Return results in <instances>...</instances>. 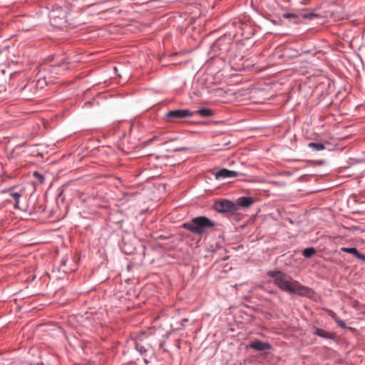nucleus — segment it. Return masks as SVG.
I'll return each instance as SVG.
<instances>
[{"mask_svg":"<svg viewBox=\"0 0 365 365\" xmlns=\"http://www.w3.org/2000/svg\"><path fill=\"white\" fill-rule=\"evenodd\" d=\"M249 346L259 351L269 350L271 349V345L269 343L261 341H254L250 344Z\"/></svg>","mask_w":365,"mask_h":365,"instance_id":"6","label":"nucleus"},{"mask_svg":"<svg viewBox=\"0 0 365 365\" xmlns=\"http://www.w3.org/2000/svg\"><path fill=\"white\" fill-rule=\"evenodd\" d=\"M215 225V223L212 220L200 216L194 217L189 222L182 224V227L195 235H202L207 231L212 229Z\"/></svg>","mask_w":365,"mask_h":365,"instance_id":"1","label":"nucleus"},{"mask_svg":"<svg viewBox=\"0 0 365 365\" xmlns=\"http://www.w3.org/2000/svg\"><path fill=\"white\" fill-rule=\"evenodd\" d=\"M330 316L331 317V318L335 321V322L337 324V325L341 328H346V324L344 321L339 319L336 314L333 312H331V313L330 314Z\"/></svg>","mask_w":365,"mask_h":365,"instance_id":"10","label":"nucleus"},{"mask_svg":"<svg viewBox=\"0 0 365 365\" xmlns=\"http://www.w3.org/2000/svg\"><path fill=\"white\" fill-rule=\"evenodd\" d=\"M214 208L217 212H226L234 211L235 210V205L231 201L224 200L215 202V203L214 204Z\"/></svg>","mask_w":365,"mask_h":365,"instance_id":"4","label":"nucleus"},{"mask_svg":"<svg viewBox=\"0 0 365 365\" xmlns=\"http://www.w3.org/2000/svg\"><path fill=\"white\" fill-rule=\"evenodd\" d=\"M195 113L202 117H210L213 115L212 110L208 108H202L197 110Z\"/></svg>","mask_w":365,"mask_h":365,"instance_id":"8","label":"nucleus"},{"mask_svg":"<svg viewBox=\"0 0 365 365\" xmlns=\"http://www.w3.org/2000/svg\"><path fill=\"white\" fill-rule=\"evenodd\" d=\"M308 146L311 148H312L313 150H317V151H319V150H322L324 149V144L322 143H309L308 144Z\"/></svg>","mask_w":365,"mask_h":365,"instance_id":"9","label":"nucleus"},{"mask_svg":"<svg viewBox=\"0 0 365 365\" xmlns=\"http://www.w3.org/2000/svg\"><path fill=\"white\" fill-rule=\"evenodd\" d=\"M253 203V200L249 197H241L237 200V204L243 207H249Z\"/></svg>","mask_w":365,"mask_h":365,"instance_id":"7","label":"nucleus"},{"mask_svg":"<svg viewBox=\"0 0 365 365\" xmlns=\"http://www.w3.org/2000/svg\"><path fill=\"white\" fill-rule=\"evenodd\" d=\"M315 252L316 251H315L314 248H313V247L306 248L303 251V255L305 257H308L309 258V257H312L314 255Z\"/></svg>","mask_w":365,"mask_h":365,"instance_id":"11","label":"nucleus"},{"mask_svg":"<svg viewBox=\"0 0 365 365\" xmlns=\"http://www.w3.org/2000/svg\"><path fill=\"white\" fill-rule=\"evenodd\" d=\"M193 113L188 110L179 109L168 112L165 115V119L168 122H174L179 119L191 117Z\"/></svg>","mask_w":365,"mask_h":365,"instance_id":"3","label":"nucleus"},{"mask_svg":"<svg viewBox=\"0 0 365 365\" xmlns=\"http://www.w3.org/2000/svg\"><path fill=\"white\" fill-rule=\"evenodd\" d=\"M11 197L16 202L15 207H18L19 199L21 197V195L18 192H11Z\"/></svg>","mask_w":365,"mask_h":365,"instance_id":"14","label":"nucleus"},{"mask_svg":"<svg viewBox=\"0 0 365 365\" xmlns=\"http://www.w3.org/2000/svg\"><path fill=\"white\" fill-rule=\"evenodd\" d=\"M341 250L344 252L352 254L355 257L359 255V252L355 247H342Z\"/></svg>","mask_w":365,"mask_h":365,"instance_id":"12","label":"nucleus"},{"mask_svg":"<svg viewBox=\"0 0 365 365\" xmlns=\"http://www.w3.org/2000/svg\"><path fill=\"white\" fill-rule=\"evenodd\" d=\"M316 334L318 336H322V337L325 338V339H329V338L331 337V334L330 333L327 332L324 330L321 329H317L316 330Z\"/></svg>","mask_w":365,"mask_h":365,"instance_id":"13","label":"nucleus"},{"mask_svg":"<svg viewBox=\"0 0 365 365\" xmlns=\"http://www.w3.org/2000/svg\"><path fill=\"white\" fill-rule=\"evenodd\" d=\"M279 274H282L281 272L279 271H269L268 272V275L276 279Z\"/></svg>","mask_w":365,"mask_h":365,"instance_id":"15","label":"nucleus"},{"mask_svg":"<svg viewBox=\"0 0 365 365\" xmlns=\"http://www.w3.org/2000/svg\"><path fill=\"white\" fill-rule=\"evenodd\" d=\"M274 284L277 285L282 290L289 294H300L307 288L301 286H294L289 279V277L282 273L274 279Z\"/></svg>","mask_w":365,"mask_h":365,"instance_id":"2","label":"nucleus"},{"mask_svg":"<svg viewBox=\"0 0 365 365\" xmlns=\"http://www.w3.org/2000/svg\"><path fill=\"white\" fill-rule=\"evenodd\" d=\"M292 16L293 17L294 16V15L292 14H284V17H285V18H290V17H292Z\"/></svg>","mask_w":365,"mask_h":365,"instance_id":"17","label":"nucleus"},{"mask_svg":"<svg viewBox=\"0 0 365 365\" xmlns=\"http://www.w3.org/2000/svg\"><path fill=\"white\" fill-rule=\"evenodd\" d=\"M238 176V173L233 170H229L226 168L220 169L215 173V178H231Z\"/></svg>","mask_w":365,"mask_h":365,"instance_id":"5","label":"nucleus"},{"mask_svg":"<svg viewBox=\"0 0 365 365\" xmlns=\"http://www.w3.org/2000/svg\"><path fill=\"white\" fill-rule=\"evenodd\" d=\"M356 257L362 260L363 262H365V255H362L359 252V255H357Z\"/></svg>","mask_w":365,"mask_h":365,"instance_id":"16","label":"nucleus"}]
</instances>
